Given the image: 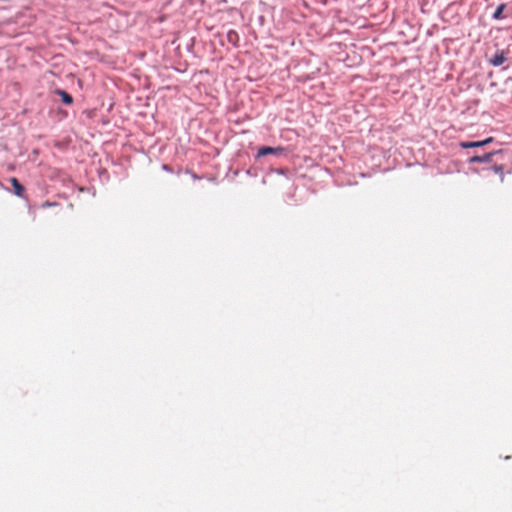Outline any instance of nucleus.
<instances>
[{
    "instance_id": "10",
    "label": "nucleus",
    "mask_w": 512,
    "mask_h": 512,
    "mask_svg": "<svg viewBox=\"0 0 512 512\" xmlns=\"http://www.w3.org/2000/svg\"><path fill=\"white\" fill-rule=\"evenodd\" d=\"M492 141H493V138L489 137V138H487V139H485L483 141H480V143H481V146H484V145H486L488 143H491Z\"/></svg>"
},
{
    "instance_id": "4",
    "label": "nucleus",
    "mask_w": 512,
    "mask_h": 512,
    "mask_svg": "<svg viewBox=\"0 0 512 512\" xmlns=\"http://www.w3.org/2000/svg\"><path fill=\"white\" fill-rule=\"evenodd\" d=\"M10 182L14 188L15 195L21 197L24 193V187L20 184V182L16 178H11Z\"/></svg>"
},
{
    "instance_id": "9",
    "label": "nucleus",
    "mask_w": 512,
    "mask_h": 512,
    "mask_svg": "<svg viewBox=\"0 0 512 512\" xmlns=\"http://www.w3.org/2000/svg\"><path fill=\"white\" fill-rule=\"evenodd\" d=\"M238 37L237 33L235 31H230L228 33V39L230 42H233L234 39H236Z\"/></svg>"
},
{
    "instance_id": "5",
    "label": "nucleus",
    "mask_w": 512,
    "mask_h": 512,
    "mask_svg": "<svg viewBox=\"0 0 512 512\" xmlns=\"http://www.w3.org/2000/svg\"><path fill=\"white\" fill-rule=\"evenodd\" d=\"M283 176H285V172L283 169H273L266 175V179L267 181H274L276 177Z\"/></svg>"
},
{
    "instance_id": "7",
    "label": "nucleus",
    "mask_w": 512,
    "mask_h": 512,
    "mask_svg": "<svg viewBox=\"0 0 512 512\" xmlns=\"http://www.w3.org/2000/svg\"><path fill=\"white\" fill-rule=\"evenodd\" d=\"M505 7H506V5H505V4H500V5L496 8L495 12H494V13H493V15H492L493 19H495V20H499V19H501V18H502V13H503V11H504Z\"/></svg>"
},
{
    "instance_id": "8",
    "label": "nucleus",
    "mask_w": 512,
    "mask_h": 512,
    "mask_svg": "<svg viewBox=\"0 0 512 512\" xmlns=\"http://www.w3.org/2000/svg\"><path fill=\"white\" fill-rule=\"evenodd\" d=\"M460 146L464 149H468V148H475V147H481V143L480 141H475V142H461L460 143Z\"/></svg>"
},
{
    "instance_id": "1",
    "label": "nucleus",
    "mask_w": 512,
    "mask_h": 512,
    "mask_svg": "<svg viewBox=\"0 0 512 512\" xmlns=\"http://www.w3.org/2000/svg\"><path fill=\"white\" fill-rule=\"evenodd\" d=\"M507 52L504 51V50H501V51H498L490 60H489V63L492 65V66H495V67H498L500 65H502L507 57Z\"/></svg>"
},
{
    "instance_id": "3",
    "label": "nucleus",
    "mask_w": 512,
    "mask_h": 512,
    "mask_svg": "<svg viewBox=\"0 0 512 512\" xmlns=\"http://www.w3.org/2000/svg\"><path fill=\"white\" fill-rule=\"evenodd\" d=\"M493 153H486L483 156H473L470 158L471 163H487L492 159Z\"/></svg>"
},
{
    "instance_id": "6",
    "label": "nucleus",
    "mask_w": 512,
    "mask_h": 512,
    "mask_svg": "<svg viewBox=\"0 0 512 512\" xmlns=\"http://www.w3.org/2000/svg\"><path fill=\"white\" fill-rule=\"evenodd\" d=\"M59 94L61 96L63 103L70 105L73 102L72 96L70 94H68L67 92L61 90V91H59Z\"/></svg>"
},
{
    "instance_id": "2",
    "label": "nucleus",
    "mask_w": 512,
    "mask_h": 512,
    "mask_svg": "<svg viewBox=\"0 0 512 512\" xmlns=\"http://www.w3.org/2000/svg\"><path fill=\"white\" fill-rule=\"evenodd\" d=\"M283 151H284V149L280 148V147L273 148V147L264 146L258 150L257 156L262 157V156H266L268 154H279V153H282Z\"/></svg>"
}]
</instances>
